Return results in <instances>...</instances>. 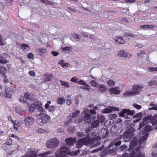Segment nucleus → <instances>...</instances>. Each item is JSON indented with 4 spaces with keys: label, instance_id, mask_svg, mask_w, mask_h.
<instances>
[{
    "label": "nucleus",
    "instance_id": "nucleus-1",
    "mask_svg": "<svg viewBox=\"0 0 157 157\" xmlns=\"http://www.w3.org/2000/svg\"><path fill=\"white\" fill-rule=\"evenodd\" d=\"M68 154L71 156L77 155L78 154L75 151L70 152V149L65 147H61L55 153V156L56 157H62Z\"/></svg>",
    "mask_w": 157,
    "mask_h": 157
},
{
    "label": "nucleus",
    "instance_id": "nucleus-2",
    "mask_svg": "<svg viewBox=\"0 0 157 157\" xmlns=\"http://www.w3.org/2000/svg\"><path fill=\"white\" fill-rule=\"evenodd\" d=\"M36 123L42 126L44 123H46L48 120L51 119V117L49 115L44 113H40L36 116Z\"/></svg>",
    "mask_w": 157,
    "mask_h": 157
},
{
    "label": "nucleus",
    "instance_id": "nucleus-3",
    "mask_svg": "<svg viewBox=\"0 0 157 157\" xmlns=\"http://www.w3.org/2000/svg\"><path fill=\"white\" fill-rule=\"evenodd\" d=\"M135 150L138 153L137 154H136V151H132L129 154L124 153L120 157H145L144 154L140 152V149L139 147L135 148Z\"/></svg>",
    "mask_w": 157,
    "mask_h": 157
},
{
    "label": "nucleus",
    "instance_id": "nucleus-4",
    "mask_svg": "<svg viewBox=\"0 0 157 157\" xmlns=\"http://www.w3.org/2000/svg\"><path fill=\"white\" fill-rule=\"evenodd\" d=\"M59 144V141L56 138L51 139L50 140L47 141L46 145L47 147L50 148H54L58 146Z\"/></svg>",
    "mask_w": 157,
    "mask_h": 157
},
{
    "label": "nucleus",
    "instance_id": "nucleus-5",
    "mask_svg": "<svg viewBox=\"0 0 157 157\" xmlns=\"http://www.w3.org/2000/svg\"><path fill=\"white\" fill-rule=\"evenodd\" d=\"M124 141H129L133 136V131L131 129H128L124 132L123 135Z\"/></svg>",
    "mask_w": 157,
    "mask_h": 157
},
{
    "label": "nucleus",
    "instance_id": "nucleus-6",
    "mask_svg": "<svg viewBox=\"0 0 157 157\" xmlns=\"http://www.w3.org/2000/svg\"><path fill=\"white\" fill-rule=\"evenodd\" d=\"M143 87V86L140 84H134L132 86V91L135 96L140 94Z\"/></svg>",
    "mask_w": 157,
    "mask_h": 157
},
{
    "label": "nucleus",
    "instance_id": "nucleus-7",
    "mask_svg": "<svg viewBox=\"0 0 157 157\" xmlns=\"http://www.w3.org/2000/svg\"><path fill=\"white\" fill-rule=\"evenodd\" d=\"M35 121V119L32 117H25L24 120L25 125L26 127H29L33 124Z\"/></svg>",
    "mask_w": 157,
    "mask_h": 157
},
{
    "label": "nucleus",
    "instance_id": "nucleus-8",
    "mask_svg": "<svg viewBox=\"0 0 157 157\" xmlns=\"http://www.w3.org/2000/svg\"><path fill=\"white\" fill-rule=\"evenodd\" d=\"M39 150H36L35 148H30L28 149L27 153L29 154V157H36Z\"/></svg>",
    "mask_w": 157,
    "mask_h": 157
},
{
    "label": "nucleus",
    "instance_id": "nucleus-9",
    "mask_svg": "<svg viewBox=\"0 0 157 157\" xmlns=\"http://www.w3.org/2000/svg\"><path fill=\"white\" fill-rule=\"evenodd\" d=\"M14 125V129L17 131H19L22 128L21 124H23L22 121H15L13 123Z\"/></svg>",
    "mask_w": 157,
    "mask_h": 157
},
{
    "label": "nucleus",
    "instance_id": "nucleus-10",
    "mask_svg": "<svg viewBox=\"0 0 157 157\" xmlns=\"http://www.w3.org/2000/svg\"><path fill=\"white\" fill-rule=\"evenodd\" d=\"M109 91L111 94H114L115 95H119L121 92V90L118 87L110 88Z\"/></svg>",
    "mask_w": 157,
    "mask_h": 157
},
{
    "label": "nucleus",
    "instance_id": "nucleus-11",
    "mask_svg": "<svg viewBox=\"0 0 157 157\" xmlns=\"http://www.w3.org/2000/svg\"><path fill=\"white\" fill-rule=\"evenodd\" d=\"M118 56L121 57L129 58L131 56V54L130 53L126 52L123 50H121L118 52Z\"/></svg>",
    "mask_w": 157,
    "mask_h": 157
},
{
    "label": "nucleus",
    "instance_id": "nucleus-12",
    "mask_svg": "<svg viewBox=\"0 0 157 157\" xmlns=\"http://www.w3.org/2000/svg\"><path fill=\"white\" fill-rule=\"evenodd\" d=\"M65 142L68 145L71 146L74 144L76 141L75 138L69 137L65 139Z\"/></svg>",
    "mask_w": 157,
    "mask_h": 157
},
{
    "label": "nucleus",
    "instance_id": "nucleus-13",
    "mask_svg": "<svg viewBox=\"0 0 157 157\" xmlns=\"http://www.w3.org/2000/svg\"><path fill=\"white\" fill-rule=\"evenodd\" d=\"M51 104L50 101H48L45 104L44 107L45 109H48V111L50 112H52L55 110V107L53 105H51L49 106Z\"/></svg>",
    "mask_w": 157,
    "mask_h": 157
},
{
    "label": "nucleus",
    "instance_id": "nucleus-14",
    "mask_svg": "<svg viewBox=\"0 0 157 157\" xmlns=\"http://www.w3.org/2000/svg\"><path fill=\"white\" fill-rule=\"evenodd\" d=\"M138 143V140H135V138H134V140H132L130 143L131 144L130 145L129 149H128V150H129L130 151H131L133 150L134 149H135L134 147L137 145Z\"/></svg>",
    "mask_w": 157,
    "mask_h": 157
},
{
    "label": "nucleus",
    "instance_id": "nucleus-15",
    "mask_svg": "<svg viewBox=\"0 0 157 157\" xmlns=\"http://www.w3.org/2000/svg\"><path fill=\"white\" fill-rule=\"evenodd\" d=\"M98 91L100 92H105L107 90V88L105 85L102 84L98 85Z\"/></svg>",
    "mask_w": 157,
    "mask_h": 157
},
{
    "label": "nucleus",
    "instance_id": "nucleus-16",
    "mask_svg": "<svg viewBox=\"0 0 157 157\" xmlns=\"http://www.w3.org/2000/svg\"><path fill=\"white\" fill-rule=\"evenodd\" d=\"M119 109L118 108L115 107L112 108H105L102 111V112L104 113H109L112 112V111H118Z\"/></svg>",
    "mask_w": 157,
    "mask_h": 157
},
{
    "label": "nucleus",
    "instance_id": "nucleus-17",
    "mask_svg": "<svg viewBox=\"0 0 157 157\" xmlns=\"http://www.w3.org/2000/svg\"><path fill=\"white\" fill-rule=\"evenodd\" d=\"M7 56L6 54L0 55V63L2 64L8 63L9 61L6 59Z\"/></svg>",
    "mask_w": 157,
    "mask_h": 157
},
{
    "label": "nucleus",
    "instance_id": "nucleus-18",
    "mask_svg": "<svg viewBox=\"0 0 157 157\" xmlns=\"http://www.w3.org/2000/svg\"><path fill=\"white\" fill-rule=\"evenodd\" d=\"M47 50L46 49L44 48H40L36 49L35 52L38 54L41 55L44 53H46Z\"/></svg>",
    "mask_w": 157,
    "mask_h": 157
},
{
    "label": "nucleus",
    "instance_id": "nucleus-19",
    "mask_svg": "<svg viewBox=\"0 0 157 157\" xmlns=\"http://www.w3.org/2000/svg\"><path fill=\"white\" fill-rule=\"evenodd\" d=\"M63 61V60H59L58 62V64L63 68H66L69 67L70 66V64L68 63L64 62Z\"/></svg>",
    "mask_w": 157,
    "mask_h": 157
},
{
    "label": "nucleus",
    "instance_id": "nucleus-20",
    "mask_svg": "<svg viewBox=\"0 0 157 157\" xmlns=\"http://www.w3.org/2000/svg\"><path fill=\"white\" fill-rule=\"evenodd\" d=\"M114 40L117 44H123L124 43V40L121 37L117 36L114 38Z\"/></svg>",
    "mask_w": 157,
    "mask_h": 157
},
{
    "label": "nucleus",
    "instance_id": "nucleus-21",
    "mask_svg": "<svg viewBox=\"0 0 157 157\" xmlns=\"http://www.w3.org/2000/svg\"><path fill=\"white\" fill-rule=\"evenodd\" d=\"M37 106V109L39 112H40L44 113L45 112V110L42 107V104L40 102H37V105L36 106Z\"/></svg>",
    "mask_w": 157,
    "mask_h": 157
},
{
    "label": "nucleus",
    "instance_id": "nucleus-22",
    "mask_svg": "<svg viewBox=\"0 0 157 157\" xmlns=\"http://www.w3.org/2000/svg\"><path fill=\"white\" fill-rule=\"evenodd\" d=\"M133 96H135L132 91L127 90L123 94L124 97H130Z\"/></svg>",
    "mask_w": 157,
    "mask_h": 157
},
{
    "label": "nucleus",
    "instance_id": "nucleus-23",
    "mask_svg": "<svg viewBox=\"0 0 157 157\" xmlns=\"http://www.w3.org/2000/svg\"><path fill=\"white\" fill-rule=\"evenodd\" d=\"M82 141L84 144L85 145H88L90 143V139L89 137H85L82 139H80Z\"/></svg>",
    "mask_w": 157,
    "mask_h": 157
},
{
    "label": "nucleus",
    "instance_id": "nucleus-24",
    "mask_svg": "<svg viewBox=\"0 0 157 157\" xmlns=\"http://www.w3.org/2000/svg\"><path fill=\"white\" fill-rule=\"evenodd\" d=\"M44 76L45 77L43 80V81L44 82L51 81L52 77V74H45Z\"/></svg>",
    "mask_w": 157,
    "mask_h": 157
},
{
    "label": "nucleus",
    "instance_id": "nucleus-25",
    "mask_svg": "<svg viewBox=\"0 0 157 157\" xmlns=\"http://www.w3.org/2000/svg\"><path fill=\"white\" fill-rule=\"evenodd\" d=\"M155 27H157L156 26L152 25H141L140 28L143 29H145L146 28L151 29L154 28Z\"/></svg>",
    "mask_w": 157,
    "mask_h": 157
},
{
    "label": "nucleus",
    "instance_id": "nucleus-26",
    "mask_svg": "<svg viewBox=\"0 0 157 157\" xmlns=\"http://www.w3.org/2000/svg\"><path fill=\"white\" fill-rule=\"evenodd\" d=\"M36 102L35 103V104H31L29 107V112L30 113H33L35 110L36 107Z\"/></svg>",
    "mask_w": 157,
    "mask_h": 157
},
{
    "label": "nucleus",
    "instance_id": "nucleus-27",
    "mask_svg": "<svg viewBox=\"0 0 157 157\" xmlns=\"http://www.w3.org/2000/svg\"><path fill=\"white\" fill-rule=\"evenodd\" d=\"M59 82L61 85L64 87L68 88L70 87V86L67 82L61 80H59Z\"/></svg>",
    "mask_w": 157,
    "mask_h": 157
},
{
    "label": "nucleus",
    "instance_id": "nucleus-28",
    "mask_svg": "<svg viewBox=\"0 0 157 157\" xmlns=\"http://www.w3.org/2000/svg\"><path fill=\"white\" fill-rule=\"evenodd\" d=\"M149 105L151 106L152 107L151 108H149V109H148L149 110H157V104H154V102H152Z\"/></svg>",
    "mask_w": 157,
    "mask_h": 157
},
{
    "label": "nucleus",
    "instance_id": "nucleus-29",
    "mask_svg": "<svg viewBox=\"0 0 157 157\" xmlns=\"http://www.w3.org/2000/svg\"><path fill=\"white\" fill-rule=\"evenodd\" d=\"M98 117V120L99 121V122L102 123L104 122L105 120V118L104 117L101 115L99 114L97 116Z\"/></svg>",
    "mask_w": 157,
    "mask_h": 157
},
{
    "label": "nucleus",
    "instance_id": "nucleus-30",
    "mask_svg": "<svg viewBox=\"0 0 157 157\" xmlns=\"http://www.w3.org/2000/svg\"><path fill=\"white\" fill-rule=\"evenodd\" d=\"M145 55V52L143 50L139 51L137 53V56L138 57L140 58H142L144 57Z\"/></svg>",
    "mask_w": 157,
    "mask_h": 157
},
{
    "label": "nucleus",
    "instance_id": "nucleus-31",
    "mask_svg": "<svg viewBox=\"0 0 157 157\" xmlns=\"http://www.w3.org/2000/svg\"><path fill=\"white\" fill-rule=\"evenodd\" d=\"M99 122L98 120H96L92 122L91 124V127L93 128H96L98 126L99 124Z\"/></svg>",
    "mask_w": 157,
    "mask_h": 157
},
{
    "label": "nucleus",
    "instance_id": "nucleus-32",
    "mask_svg": "<svg viewBox=\"0 0 157 157\" xmlns=\"http://www.w3.org/2000/svg\"><path fill=\"white\" fill-rule=\"evenodd\" d=\"M84 145L81 140L80 139L78 140L76 144V147L78 148H80L82 147V145Z\"/></svg>",
    "mask_w": 157,
    "mask_h": 157
},
{
    "label": "nucleus",
    "instance_id": "nucleus-33",
    "mask_svg": "<svg viewBox=\"0 0 157 157\" xmlns=\"http://www.w3.org/2000/svg\"><path fill=\"white\" fill-rule=\"evenodd\" d=\"M106 82L107 85L110 87H113L115 84V81L112 79L109 80L107 81Z\"/></svg>",
    "mask_w": 157,
    "mask_h": 157
},
{
    "label": "nucleus",
    "instance_id": "nucleus-34",
    "mask_svg": "<svg viewBox=\"0 0 157 157\" xmlns=\"http://www.w3.org/2000/svg\"><path fill=\"white\" fill-rule=\"evenodd\" d=\"M6 68L2 66H0V73L3 75L5 78H6V75H4L6 72Z\"/></svg>",
    "mask_w": 157,
    "mask_h": 157
},
{
    "label": "nucleus",
    "instance_id": "nucleus-35",
    "mask_svg": "<svg viewBox=\"0 0 157 157\" xmlns=\"http://www.w3.org/2000/svg\"><path fill=\"white\" fill-rule=\"evenodd\" d=\"M21 47L23 51H29L30 49L29 46L26 44H21Z\"/></svg>",
    "mask_w": 157,
    "mask_h": 157
},
{
    "label": "nucleus",
    "instance_id": "nucleus-36",
    "mask_svg": "<svg viewBox=\"0 0 157 157\" xmlns=\"http://www.w3.org/2000/svg\"><path fill=\"white\" fill-rule=\"evenodd\" d=\"M83 86H80V88L88 91H89L91 89L90 86L87 84Z\"/></svg>",
    "mask_w": 157,
    "mask_h": 157
},
{
    "label": "nucleus",
    "instance_id": "nucleus-37",
    "mask_svg": "<svg viewBox=\"0 0 157 157\" xmlns=\"http://www.w3.org/2000/svg\"><path fill=\"white\" fill-rule=\"evenodd\" d=\"M51 154L50 151H48L44 152L43 153L40 154L39 155V156H40L41 157H48L47 155H49Z\"/></svg>",
    "mask_w": 157,
    "mask_h": 157
},
{
    "label": "nucleus",
    "instance_id": "nucleus-38",
    "mask_svg": "<svg viewBox=\"0 0 157 157\" xmlns=\"http://www.w3.org/2000/svg\"><path fill=\"white\" fill-rule=\"evenodd\" d=\"M90 83L92 86L98 87V85L99 84H98L96 81L95 80H92L90 82Z\"/></svg>",
    "mask_w": 157,
    "mask_h": 157
},
{
    "label": "nucleus",
    "instance_id": "nucleus-39",
    "mask_svg": "<svg viewBox=\"0 0 157 157\" xmlns=\"http://www.w3.org/2000/svg\"><path fill=\"white\" fill-rule=\"evenodd\" d=\"M30 99H19V101L24 104H26L27 105H29L28 102L26 101V100H30Z\"/></svg>",
    "mask_w": 157,
    "mask_h": 157
},
{
    "label": "nucleus",
    "instance_id": "nucleus-40",
    "mask_svg": "<svg viewBox=\"0 0 157 157\" xmlns=\"http://www.w3.org/2000/svg\"><path fill=\"white\" fill-rule=\"evenodd\" d=\"M80 112L79 110L76 111L72 113V117L73 118H74L77 117L79 115Z\"/></svg>",
    "mask_w": 157,
    "mask_h": 157
},
{
    "label": "nucleus",
    "instance_id": "nucleus-41",
    "mask_svg": "<svg viewBox=\"0 0 157 157\" xmlns=\"http://www.w3.org/2000/svg\"><path fill=\"white\" fill-rule=\"evenodd\" d=\"M156 83V82L154 80H152L150 81V82H148L147 84V85L148 86H154V85Z\"/></svg>",
    "mask_w": 157,
    "mask_h": 157
},
{
    "label": "nucleus",
    "instance_id": "nucleus-42",
    "mask_svg": "<svg viewBox=\"0 0 157 157\" xmlns=\"http://www.w3.org/2000/svg\"><path fill=\"white\" fill-rule=\"evenodd\" d=\"M32 95L28 92H25L24 95V98H30V97H33Z\"/></svg>",
    "mask_w": 157,
    "mask_h": 157
},
{
    "label": "nucleus",
    "instance_id": "nucleus-43",
    "mask_svg": "<svg viewBox=\"0 0 157 157\" xmlns=\"http://www.w3.org/2000/svg\"><path fill=\"white\" fill-rule=\"evenodd\" d=\"M78 80V78L76 76H74L71 78L70 81L73 82L75 83L77 82Z\"/></svg>",
    "mask_w": 157,
    "mask_h": 157
},
{
    "label": "nucleus",
    "instance_id": "nucleus-44",
    "mask_svg": "<svg viewBox=\"0 0 157 157\" xmlns=\"http://www.w3.org/2000/svg\"><path fill=\"white\" fill-rule=\"evenodd\" d=\"M12 140L10 138V139L8 140L6 142V143L4 144V145H8L10 146L12 145Z\"/></svg>",
    "mask_w": 157,
    "mask_h": 157
},
{
    "label": "nucleus",
    "instance_id": "nucleus-45",
    "mask_svg": "<svg viewBox=\"0 0 157 157\" xmlns=\"http://www.w3.org/2000/svg\"><path fill=\"white\" fill-rule=\"evenodd\" d=\"M77 83L78 85H84L87 84L86 82L82 80H80L79 81H78L77 82Z\"/></svg>",
    "mask_w": 157,
    "mask_h": 157
},
{
    "label": "nucleus",
    "instance_id": "nucleus-46",
    "mask_svg": "<svg viewBox=\"0 0 157 157\" xmlns=\"http://www.w3.org/2000/svg\"><path fill=\"white\" fill-rule=\"evenodd\" d=\"M144 130L146 132H149L151 130V127L149 126H145L144 128Z\"/></svg>",
    "mask_w": 157,
    "mask_h": 157
},
{
    "label": "nucleus",
    "instance_id": "nucleus-47",
    "mask_svg": "<svg viewBox=\"0 0 157 157\" xmlns=\"http://www.w3.org/2000/svg\"><path fill=\"white\" fill-rule=\"evenodd\" d=\"M90 114L89 113H86L84 115V119L85 120H89L91 119L90 118Z\"/></svg>",
    "mask_w": 157,
    "mask_h": 157
},
{
    "label": "nucleus",
    "instance_id": "nucleus-48",
    "mask_svg": "<svg viewBox=\"0 0 157 157\" xmlns=\"http://www.w3.org/2000/svg\"><path fill=\"white\" fill-rule=\"evenodd\" d=\"M6 96L8 98H11L12 96V92L11 91L8 92L6 90Z\"/></svg>",
    "mask_w": 157,
    "mask_h": 157
},
{
    "label": "nucleus",
    "instance_id": "nucleus-49",
    "mask_svg": "<svg viewBox=\"0 0 157 157\" xmlns=\"http://www.w3.org/2000/svg\"><path fill=\"white\" fill-rule=\"evenodd\" d=\"M63 51H67L68 52H71L72 50V48L71 47H65L62 48Z\"/></svg>",
    "mask_w": 157,
    "mask_h": 157
},
{
    "label": "nucleus",
    "instance_id": "nucleus-50",
    "mask_svg": "<svg viewBox=\"0 0 157 157\" xmlns=\"http://www.w3.org/2000/svg\"><path fill=\"white\" fill-rule=\"evenodd\" d=\"M146 124V123H145L144 122H143L142 121H140L139 123V129H141L144 127V126H145Z\"/></svg>",
    "mask_w": 157,
    "mask_h": 157
},
{
    "label": "nucleus",
    "instance_id": "nucleus-51",
    "mask_svg": "<svg viewBox=\"0 0 157 157\" xmlns=\"http://www.w3.org/2000/svg\"><path fill=\"white\" fill-rule=\"evenodd\" d=\"M150 119L151 117L150 116H147L143 118L142 121L147 123L148 121L150 120Z\"/></svg>",
    "mask_w": 157,
    "mask_h": 157
},
{
    "label": "nucleus",
    "instance_id": "nucleus-52",
    "mask_svg": "<svg viewBox=\"0 0 157 157\" xmlns=\"http://www.w3.org/2000/svg\"><path fill=\"white\" fill-rule=\"evenodd\" d=\"M132 106L136 109H139L141 108L142 107L141 105H139L137 104L134 103L132 104Z\"/></svg>",
    "mask_w": 157,
    "mask_h": 157
},
{
    "label": "nucleus",
    "instance_id": "nucleus-53",
    "mask_svg": "<svg viewBox=\"0 0 157 157\" xmlns=\"http://www.w3.org/2000/svg\"><path fill=\"white\" fill-rule=\"evenodd\" d=\"M136 1V0H124L123 1L124 3H133Z\"/></svg>",
    "mask_w": 157,
    "mask_h": 157
},
{
    "label": "nucleus",
    "instance_id": "nucleus-54",
    "mask_svg": "<svg viewBox=\"0 0 157 157\" xmlns=\"http://www.w3.org/2000/svg\"><path fill=\"white\" fill-rule=\"evenodd\" d=\"M28 58L30 59H33L34 58V56L32 53H29L27 55Z\"/></svg>",
    "mask_w": 157,
    "mask_h": 157
},
{
    "label": "nucleus",
    "instance_id": "nucleus-55",
    "mask_svg": "<svg viewBox=\"0 0 157 157\" xmlns=\"http://www.w3.org/2000/svg\"><path fill=\"white\" fill-rule=\"evenodd\" d=\"M10 137L14 138L15 139L18 140H20V138L19 137L13 134H12L11 135L10 138Z\"/></svg>",
    "mask_w": 157,
    "mask_h": 157
},
{
    "label": "nucleus",
    "instance_id": "nucleus-56",
    "mask_svg": "<svg viewBox=\"0 0 157 157\" xmlns=\"http://www.w3.org/2000/svg\"><path fill=\"white\" fill-rule=\"evenodd\" d=\"M41 2L46 5H50L51 4V2L47 0H41Z\"/></svg>",
    "mask_w": 157,
    "mask_h": 157
},
{
    "label": "nucleus",
    "instance_id": "nucleus-57",
    "mask_svg": "<svg viewBox=\"0 0 157 157\" xmlns=\"http://www.w3.org/2000/svg\"><path fill=\"white\" fill-rule=\"evenodd\" d=\"M57 101L58 104L61 105L63 102H64V99H58Z\"/></svg>",
    "mask_w": 157,
    "mask_h": 157
},
{
    "label": "nucleus",
    "instance_id": "nucleus-58",
    "mask_svg": "<svg viewBox=\"0 0 157 157\" xmlns=\"http://www.w3.org/2000/svg\"><path fill=\"white\" fill-rule=\"evenodd\" d=\"M123 137V135H118L116 137V138L115 139L114 141H117V140H120L122 139Z\"/></svg>",
    "mask_w": 157,
    "mask_h": 157
},
{
    "label": "nucleus",
    "instance_id": "nucleus-59",
    "mask_svg": "<svg viewBox=\"0 0 157 157\" xmlns=\"http://www.w3.org/2000/svg\"><path fill=\"white\" fill-rule=\"evenodd\" d=\"M73 36L75 39L78 40H79L81 39V36H80L76 34H73Z\"/></svg>",
    "mask_w": 157,
    "mask_h": 157
},
{
    "label": "nucleus",
    "instance_id": "nucleus-60",
    "mask_svg": "<svg viewBox=\"0 0 157 157\" xmlns=\"http://www.w3.org/2000/svg\"><path fill=\"white\" fill-rule=\"evenodd\" d=\"M135 113V112L134 111H129L127 113V115L132 116Z\"/></svg>",
    "mask_w": 157,
    "mask_h": 157
},
{
    "label": "nucleus",
    "instance_id": "nucleus-61",
    "mask_svg": "<svg viewBox=\"0 0 157 157\" xmlns=\"http://www.w3.org/2000/svg\"><path fill=\"white\" fill-rule=\"evenodd\" d=\"M77 134L78 136L79 137H82L84 135V134L83 132H78Z\"/></svg>",
    "mask_w": 157,
    "mask_h": 157
},
{
    "label": "nucleus",
    "instance_id": "nucleus-62",
    "mask_svg": "<svg viewBox=\"0 0 157 157\" xmlns=\"http://www.w3.org/2000/svg\"><path fill=\"white\" fill-rule=\"evenodd\" d=\"M148 134H146L142 137V140L143 141H145L146 140Z\"/></svg>",
    "mask_w": 157,
    "mask_h": 157
},
{
    "label": "nucleus",
    "instance_id": "nucleus-63",
    "mask_svg": "<svg viewBox=\"0 0 157 157\" xmlns=\"http://www.w3.org/2000/svg\"><path fill=\"white\" fill-rule=\"evenodd\" d=\"M51 54L54 56H57L58 54V52L55 51H52L51 52Z\"/></svg>",
    "mask_w": 157,
    "mask_h": 157
},
{
    "label": "nucleus",
    "instance_id": "nucleus-64",
    "mask_svg": "<svg viewBox=\"0 0 157 157\" xmlns=\"http://www.w3.org/2000/svg\"><path fill=\"white\" fill-rule=\"evenodd\" d=\"M20 109H21L19 107H17L15 108V111L16 112L20 114L21 111Z\"/></svg>",
    "mask_w": 157,
    "mask_h": 157
}]
</instances>
